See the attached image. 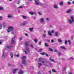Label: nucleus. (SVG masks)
I'll return each instance as SVG.
<instances>
[{"instance_id":"8fccbe9b","label":"nucleus","mask_w":74,"mask_h":74,"mask_svg":"<svg viewBox=\"0 0 74 74\" xmlns=\"http://www.w3.org/2000/svg\"><path fill=\"white\" fill-rule=\"evenodd\" d=\"M26 4L27 5H29V2H27L26 3Z\"/></svg>"},{"instance_id":"e433bc0d","label":"nucleus","mask_w":74,"mask_h":74,"mask_svg":"<svg viewBox=\"0 0 74 74\" xmlns=\"http://www.w3.org/2000/svg\"><path fill=\"white\" fill-rule=\"evenodd\" d=\"M19 74H22L23 73V71H20L18 72Z\"/></svg>"},{"instance_id":"bb28decb","label":"nucleus","mask_w":74,"mask_h":74,"mask_svg":"<svg viewBox=\"0 0 74 74\" xmlns=\"http://www.w3.org/2000/svg\"><path fill=\"white\" fill-rule=\"evenodd\" d=\"M52 71L54 73H55V72H56V70L55 69H52Z\"/></svg>"},{"instance_id":"864d4df0","label":"nucleus","mask_w":74,"mask_h":74,"mask_svg":"<svg viewBox=\"0 0 74 74\" xmlns=\"http://www.w3.org/2000/svg\"><path fill=\"white\" fill-rule=\"evenodd\" d=\"M70 59H72V60H74V58H73V57H71Z\"/></svg>"},{"instance_id":"20e7f679","label":"nucleus","mask_w":74,"mask_h":74,"mask_svg":"<svg viewBox=\"0 0 74 74\" xmlns=\"http://www.w3.org/2000/svg\"><path fill=\"white\" fill-rule=\"evenodd\" d=\"M25 52L26 55H27V53H29L30 50H29V47H25V49L24 50Z\"/></svg>"},{"instance_id":"49530a36","label":"nucleus","mask_w":74,"mask_h":74,"mask_svg":"<svg viewBox=\"0 0 74 74\" xmlns=\"http://www.w3.org/2000/svg\"><path fill=\"white\" fill-rule=\"evenodd\" d=\"M38 74H41V72H40V71H38Z\"/></svg>"},{"instance_id":"cd10ccee","label":"nucleus","mask_w":74,"mask_h":74,"mask_svg":"<svg viewBox=\"0 0 74 74\" xmlns=\"http://www.w3.org/2000/svg\"><path fill=\"white\" fill-rule=\"evenodd\" d=\"M35 3L36 5H38L39 3L37 1H35Z\"/></svg>"},{"instance_id":"0eeeda50","label":"nucleus","mask_w":74,"mask_h":74,"mask_svg":"<svg viewBox=\"0 0 74 74\" xmlns=\"http://www.w3.org/2000/svg\"><path fill=\"white\" fill-rule=\"evenodd\" d=\"M11 48H12V47L10 45L7 46L5 47V50H7V49H11Z\"/></svg>"},{"instance_id":"5701e85b","label":"nucleus","mask_w":74,"mask_h":74,"mask_svg":"<svg viewBox=\"0 0 74 74\" xmlns=\"http://www.w3.org/2000/svg\"><path fill=\"white\" fill-rule=\"evenodd\" d=\"M3 25L4 27H5V26H6V23L3 22Z\"/></svg>"},{"instance_id":"c9c22d12","label":"nucleus","mask_w":74,"mask_h":74,"mask_svg":"<svg viewBox=\"0 0 74 74\" xmlns=\"http://www.w3.org/2000/svg\"><path fill=\"white\" fill-rule=\"evenodd\" d=\"M49 49L50 51H51V52H52V51H53V50H52V49H51V48H49Z\"/></svg>"},{"instance_id":"4be33fe9","label":"nucleus","mask_w":74,"mask_h":74,"mask_svg":"<svg viewBox=\"0 0 74 74\" xmlns=\"http://www.w3.org/2000/svg\"><path fill=\"white\" fill-rule=\"evenodd\" d=\"M22 17H23V19H26L27 18V17L25 16L22 15Z\"/></svg>"},{"instance_id":"dca6fc26","label":"nucleus","mask_w":74,"mask_h":74,"mask_svg":"<svg viewBox=\"0 0 74 74\" xmlns=\"http://www.w3.org/2000/svg\"><path fill=\"white\" fill-rule=\"evenodd\" d=\"M53 7L54 8H55L56 9H57V8H58V6H57V5H54Z\"/></svg>"},{"instance_id":"7ed1b4c3","label":"nucleus","mask_w":74,"mask_h":74,"mask_svg":"<svg viewBox=\"0 0 74 74\" xmlns=\"http://www.w3.org/2000/svg\"><path fill=\"white\" fill-rule=\"evenodd\" d=\"M70 18L71 20L69 19L68 20V22L70 24H72L73 22H74V16H71Z\"/></svg>"},{"instance_id":"aec40b11","label":"nucleus","mask_w":74,"mask_h":74,"mask_svg":"<svg viewBox=\"0 0 74 74\" xmlns=\"http://www.w3.org/2000/svg\"><path fill=\"white\" fill-rule=\"evenodd\" d=\"M60 48L61 49H66V48L65 47L63 46H61Z\"/></svg>"},{"instance_id":"052dcab7","label":"nucleus","mask_w":74,"mask_h":74,"mask_svg":"<svg viewBox=\"0 0 74 74\" xmlns=\"http://www.w3.org/2000/svg\"><path fill=\"white\" fill-rule=\"evenodd\" d=\"M18 3H17L18 4H19V3H20V1H18Z\"/></svg>"},{"instance_id":"6e6552de","label":"nucleus","mask_w":74,"mask_h":74,"mask_svg":"<svg viewBox=\"0 0 74 74\" xmlns=\"http://www.w3.org/2000/svg\"><path fill=\"white\" fill-rule=\"evenodd\" d=\"M18 68H16L15 69H13V74H15V72L16 71H18Z\"/></svg>"},{"instance_id":"2f4dec72","label":"nucleus","mask_w":74,"mask_h":74,"mask_svg":"<svg viewBox=\"0 0 74 74\" xmlns=\"http://www.w3.org/2000/svg\"><path fill=\"white\" fill-rule=\"evenodd\" d=\"M33 30V28H29V30L31 31V32H32V31Z\"/></svg>"},{"instance_id":"f704fd0d","label":"nucleus","mask_w":74,"mask_h":74,"mask_svg":"<svg viewBox=\"0 0 74 74\" xmlns=\"http://www.w3.org/2000/svg\"><path fill=\"white\" fill-rule=\"evenodd\" d=\"M68 41L69 42V44H70V45H71V41H70V40H68Z\"/></svg>"},{"instance_id":"603ef678","label":"nucleus","mask_w":74,"mask_h":74,"mask_svg":"<svg viewBox=\"0 0 74 74\" xmlns=\"http://www.w3.org/2000/svg\"><path fill=\"white\" fill-rule=\"evenodd\" d=\"M46 21H49V18H46Z\"/></svg>"},{"instance_id":"39448f33","label":"nucleus","mask_w":74,"mask_h":74,"mask_svg":"<svg viewBox=\"0 0 74 74\" xmlns=\"http://www.w3.org/2000/svg\"><path fill=\"white\" fill-rule=\"evenodd\" d=\"M13 30H14L13 27L10 26L8 27L7 31L8 33H10L11 31H12Z\"/></svg>"},{"instance_id":"f03ea898","label":"nucleus","mask_w":74,"mask_h":74,"mask_svg":"<svg viewBox=\"0 0 74 74\" xmlns=\"http://www.w3.org/2000/svg\"><path fill=\"white\" fill-rule=\"evenodd\" d=\"M22 64H24L25 66H26L28 64L27 61H26V56H23L22 57Z\"/></svg>"},{"instance_id":"c85d7f7f","label":"nucleus","mask_w":74,"mask_h":74,"mask_svg":"<svg viewBox=\"0 0 74 74\" xmlns=\"http://www.w3.org/2000/svg\"><path fill=\"white\" fill-rule=\"evenodd\" d=\"M42 49H40L39 50H38V52H42Z\"/></svg>"},{"instance_id":"79ce46f5","label":"nucleus","mask_w":74,"mask_h":74,"mask_svg":"<svg viewBox=\"0 0 74 74\" xmlns=\"http://www.w3.org/2000/svg\"><path fill=\"white\" fill-rule=\"evenodd\" d=\"M51 42L52 43L54 42V40H53V39L51 40Z\"/></svg>"},{"instance_id":"4468645a","label":"nucleus","mask_w":74,"mask_h":74,"mask_svg":"<svg viewBox=\"0 0 74 74\" xmlns=\"http://www.w3.org/2000/svg\"><path fill=\"white\" fill-rule=\"evenodd\" d=\"M48 34L50 36H52V34L51 32L50 31H48Z\"/></svg>"},{"instance_id":"37998d69","label":"nucleus","mask_w":74,"mask_h":74,"mask_svg":"<svg viewBox=\"0 0 74 74\" xmlns=\"http://www.w3.org/2000/svg\"><path fill=\"white\" fill-rule=\"evenodd\" d=\"M54 30H52L51 33H53V32H54Z\"/></svg>"},{"instance_id":"9b49d317","label":"nucleus","mask_w":74,"mask_h":74,"mask_svg":"<svg viewBox=\"0 0 74 74\" xmlns=\"http://www.w3.org/2000/svg\"><path fill=\"white\" fill-rule=\"evenodd\" d=\"M10 54L11 58H13V57H14V54H13V53H12V52H11L10 53Z\"/></svg>"},{"instance_id":"a18cd8bd","label":"nucleus","mask_w":74,"mask_h":74,"mask_svg":"<svg viewBox=\"0 0 74 74\" xmlns=\"http://www.w3.org/2000/svg\"><path fill=\"white\" fill-rule=\"evenodd\" d=\"M20 66L21 67V68H22V67H23V65H22V64H20Z\"/></svg>"},{"instance_id":"de8ad7c7","label":"nucleus","mask_w":74,"mask_h":74,"mask_svg":"<svg viewBox=\"0 0 74 74\" xmlns=\"http://www.w3.org/2000/svg\"><path fill=\"white\" fill-rule=\"evenodd\" d=\"M22 8V6H19L18 7V8Z\"/></svg>"},{"instance_id":"b1692460","label":"nucleus","mask_w":74,"mask_h":74,"mask_svg":"<svg viewBox=\"0 0 74 74\" xmlns=\"http://www.w3.org/2000/svg\"><path fill=\"white\" fill-rule=\"evenodd\" d=\"M4 10V7L0 6V10Z\"/></svg>"},{"instance_id":"ea45409f","label":"nucleus","mask_w":74,"mask_h":74,"mask_svg":"<svg viewBox=\"0 0 74 74\" xmlns=\"http://www.w3.org/2000/svg\"><path fill=\"white\" fill-rule=\"evenodd\" d=\"M67 44V41L66 40H65V44Z\"/></svg>"},{"instance_id":"0e129e2a","label":"nucleus","mask_w":74,"mask_h":74,"mask_svg":"<svg viewBox=\"0 0 74 74\" xmlns=\"http://www.w3.org/2000/svg\"><path fill=\"white\" fill-rule=\"evenodd\" d=\"M47 41H48V42H50V40H47Z\"/></svg>"},{"instance_id":"6ab92c4d","label":"nucleus","mask_w":74,"mask_h":74,"mask_svg":"<svg viewBox=\"0 0 74 74\" xmlns=\"http://www.w3.org/2000/svg\"><path fill=\"white\" fill-rule=\"evenodd\" d=\"M49 59L50 61H51V62H55V60L53 59H51V57L49 58Z\"/></svg>"},{"instance_id":"72a5a7b5","label":"nucleus","mask_w":74,"mask_h":74,"mask_svg":"<svg viewBox=\"0 0 74 74\" xmlns=\"http://www.w3.org/2000/svg\"><path fill=\"white\" fill-rule=\"evenodd\" d=\"M47 36V35H46V34H43V36L44 37H46V36Z\"/></svg>"},{"instance_id":"4d7b16f0","label":"nucleus","mask_w":74,"mask_h":74,"mask_svg":"<svg viewBox=\"0 0 74 74\" xmlns=\"http://www.w3.org/2000/svg\"><path fill=\"white\" fill-rule=\"evenodd\" d=\"M38 13L39 15H41V13L38 12Z\"/></svg>"},{"instance_id":"774afa93","label":"nucleus","mask_w":74,"mask_h":74,"mask_svg":"<svg viewBox=\"0 0 74 74\" xmlns=\"http://www.w3.org/2000/svg\"><path fill=\"white\" fill-rule=\"evenodd\" d=\"M1 43H2L1 41V40H0V44H1Z\"/></svg>"},{"instance_id":"ddd939ff","label":"nucleus","mask_w":74,"mask_h":74,"mask_svg":"<svg viewBox=\"0 0 74 74\" xmlns=\"http://www.w3.org/2000/svg\"><path fill=\"white\" fill-rule=\"evenodd\" d=\"M38 69H40V67H41V66H42V64L40 63H38Z\"/></svg>"},{"instance_id":"69168bd1","label":"nucleus","mask_w":74,"mask_h":74,"mask_svg":"<svg viewBox=\"0 0 74 74\" xmlns=\"http://www.w3.org/2000/svg\"><path fill=\"white\" fill-rule=\"evenodd\" d=\"M25 35L26 36H28V34H25Z\"/></svg>"},{"instance_id":"4c0bfd02","label":"nucleus","mask_w":74,"mask_h":74,"mask_svg":"<svg viewBox=\"0 0 74 74\" xmlns=\"http://www.w3.org/2000/svg\"><path fill=\"white\" fill-rule=\"evenodd\" d=\"M58 42H62V40H61V39H58Z\"/></svg>"},{"instance_id":"412c9836","label":"nucleus","mask_w":74,"mask_h":74,"mask_svg":"<svg viewBox=\"0 0 74 74\" xmlns=\"http://www.w3.org/2000/svg\"><path fill=\"white\" fill-rule=\"evenodd\" d=\"M61 54H62V52H58V55L59 56H60L61 55Z\"/></svg>"},{"instance_id":"a211bd4d","label":"nucleus","mask_w":74,"mask_h":74,"mask_svg":"<svg viewBox=\"0 0 74 74\" xmlns=\"http://www.w3.org/2000/svg\"><path fill=\"white\" fill-rule=\"evenodd\" d=\"M71 12V9H69L66 11V13H70Z\"/></svg>"},{"instance_id":"473e14b6","label":"nucleus","mask_w":74,"mask_h":74,"mask_svg":"<svg viewBox=\"0 0 74 74\" xmlns=\"http://www.w3.org/2000/svg\"><path fill=\"white\" fill-rule=\"evenodd\" d=\"M58 32H56L55 33V36H58Z\"/></svg>"},{"instance_id":"423d86ee","label":"nucleus","mask_w":74,"mask_h":74,"mask_svg":"<svg viewBox=\"0 0 74 74\" xmlns=\"http://www.w3.org/2000/svg\"><path fill=\"white\" fill-rule=\"evenodd\" d=\"M7 53H5L4 51L2 54V55L1 57V58L2 59H5V57L7 55Z\"/></svg>"},{"instance_id":"bf43d9fd","label":"nucleus","mask_w":74,"mask_h":74,"mask_svg":"<svg viewBox=\"0 0 74 74\" xmlns=\"http://www.w3.org/2000/svg\"><path fill=\"white\" fill-rule=\"evenodd\" d=\"M2 19V17L0 16V21H1Z\"/></svg>"},{"instance_id":"5fc2aeb1","label":"nucleus","mask_w":74,"mask_h":74,"mask_svg":"<svg viewBox=\"0 0 74 74\" xmlns=\"http://www.w3.org/2000/svg\"><path fill=\"white\" fill-rule=\"evenodd\" d=\"M38 4H40V5H42V4L41 3H39Z\"/></svg>"},{"instance_id":"f8f14e48","label":"nucleus","mask_w":74,"mask_h":74,"mask_svg":"<svg viewBox=\"0 0 74 74\" xmlns=\"http://www.w3.org/2000/svg\"><path fill=\"white\" fill-rule=\"evenodd\" d=\"M40 23H44V18H41L40 19Z\"/></svg>"},{"instance_id":"f3484780","label":"nucleus","mask_w":74,"mask_h":74,"mask_svg":"<svg viewBox=\"0 0 74 74\" xmlns=\"http://www.w3.org/2000/svg\"><path fill=\"white\" fill-rule=\"evenodd\" d=\"M25 44L26 46H29V43L28 42H25Z\"/></svg>"},{"instance_id":"2eb2a0df","label":"nucleus","mask_w":74,"mask_h":74,"mask_svg":"<svg viewBox=\"0 0 74 74\" xmlns=\"http://www.w3.org/2000/svg\"><path fill=\"white\" fill-rule=\"evenodd\" d=\"M12 17V15L11 14H9L8 15V18H10Z\"/></svg>"},{"instance_id":"9d476101","label":"nucleus","mask_w":74,"mask_h":74,"mask_svg":"<svg viewBox=\"0 0 74 74\" xmlns=\"http://www.w3.org/2000/svg\"><path fill=\"white\" fill-rule=\"evenodd\" d=\"M27 24V22H24L22 23H21L20 24V26H25L26 24Z\"/></svg>"},{"instance_id":"3c124183","label":"nucleus","mask_w":74,"mask_h":74,"mask_svg":"<svg viewBox=\"0 0 74 74\" xmlns=\"http://www.w3.org/2000/svg\"><path fill=\"white\" fill-rule=\"evenodd\" d=\"M16 57H17L18 58H19V54H18L16 56Z\"/></svg>"},{"instance_id":"1a4fd4ad","label":"nucleus","mask_w":74,"mask_h":74,"mask_svg":"<svg viewBox=\"0 0 74 74\" xmlns=\"http://www.w3.org/2000/svg\"><path fill=\"white\" fill-rule=\"evenodd\" d=\"M16 37L15 36H14V38L12 39V40L11 42L12 44H14V41H15V38Z\"/></svg>"},{"instance_id":"09e8293b","label":"nucleus","mask_w":74,"mask_h":74,"mask_svg":"<svg viewBox=\"0 0 74 74\" xmlns=\"http://www.w3.org/2000/svg\"><path fill=\"white\" fill-rule=\"evenodd\" d=\"M68 4H69V5H70V4H71V3H70V1L68 2Z\"/></svg>"},{"instance_id":"13d9d810","label":"nucleus","mask_w":74,"mask_h":74,"mask_svg":"<svg viewBox=\"0 0 74 74\" xmlns=\"http://www.w3.org/2000/svg\"><path fill=\"white\" fill-rule=\"evenodd\" d=\"M54 52H58V50H57L56 49H55L54 50Z\"/></svg>"},{"instance_id":"c03bdc74","label":"nucleus","mask_w":74,"mask_h":74,"mask_svg":"<svg viewBox=\"0 0 74 74\" xmlns=\"http://www.w3.org/2000/svg\"><path fill=\"white\" fill-rule=\"evenodd\" d=\"M30 46L31 47V48H33L34 47V46H33V45H30Z\"/></svg>"},{"instance_id":"58836bf2","label":"nucleus","mask_w":74,"mask_h":74,"mask_svg":"<svg viewBox=\"0 0 74 74\" xmlns=\"http://www.w3.org/2000/svg\"><path fill=\"white\" fill-rule=\"evenodd\" d=\"M45 52H43V53H40L41 55H44V54H45Z\"/></svg>"},{"instance_id":"680f3d73","label":"nucleus","mask_w":74,"mask_h":74,"mask_svg":"<svg viewBox=\"0 0 74 74\" xmlns=\"http://www.w3.org/2000/svg\"><path fill=\"white\" fill-rule=\"evenodd\" d=\"M8 65L9 66H11V64H9Z\"/></svg>"},{"instance_id":"a19ab883","label":"nucleus","mask_w":74,"mask_h":74,"mask_svg":"<svg viewBox=\"0 0 74 74\" xmlns=\"http://www.w3.org/2000/svg\"><path fill=\"white\" fill-rule=\"evenodd\" d=\"M2 28V25L0 24V29H1Z\"/></svg>"},{"instance_id":"393cba45","label":"nucleus","mask_w":74,"mask_h":74,"mask_svg":"<svg viewBox=\"0 0 74 74\" xmlns=\"http://www.w3.org/2000/svg\"><path fill=\"white\" fill-rule=\"evenodd\" d=\"M34 41L35 42L37 43V41H38V40L37 39H35L34 40Z\"/></svg>"},{"instance_id":"6e6d98bb","label":"nucleus","mask_w":74,"mask_h":74,"mask_svg":"<svg viewBox=\"0 0 74 74\" xmlns=\"http://www.w3.org/2000/svg\"><path fill=\"white\" fill-rule=\"evenodd\" d=\"M41 44V42H40L39 43V45H40Z\"/></svg>"},{"instance_id":"7c9ffc66","label":"nucleus","mask_w":74,"mask_h":74,"mask_svg":"<svg viewBox=\"0 0 74 74\" xmlns=\"http://www.w3.org/2000/svg\"><path fill=\"white\" fill-rule=\"evenodd\" d=\"M29 14H31V15H33L34 14V13H33V12H29Z\"/></svg>"},{"instance_id":"c756f323","label":"nucleus","mask_w":74,"mask_h":74,"mask_svg":"<svg viewBox=\"0 0 74 74\" xmlns=\"http://www.w3.org/2000/svg\"><path fill=\"white\" fill-rule=\"evenodd\" d=\"M45 45L46 47H49V45L48 44H47V43H45Z\"/></svg>"},{"instance_id":"a878e982","label":"nucleus","mask_w":74,"mask_h":74,"mask_svg":"<svg viewBox=\"0 0 74 74\" xmlns=\"http://www.w3.org/2000/svg\"><path fill=\"white\" fill-rule=\"evenodd\" d=\"M60 5L62 6L63 5V2H61L60 3Z\"/></svg>"},{"instance_id":"e2e57ef3","label":"nucleus","mask_w":74,"mask_h":74,"mask_svg":"<svg viewBox=\"0 0 74 74\" xmlns=\"http://www.w3.org/2000/svg\"><path fill=\"white\" fill-rule=\"evenodd\" d=\"M63 70H64V71H65V70H66V68H65V67L64 68V69H63Z\"/></svg>"},{"instance_id":"f257e3e1","label":"nucleus","mask_w":74,"mask_h":74,"mask_svg":"<svg viewBox=\"0 0 74 74\" xmlns=\"http://www.w3.org/2000/svg\"><path fill=\"white\" fill-rule=\"evenodd\" d=\"M39 62H41V63H43L44 65L46 66L47 67H48L49 65H50V67H52V66H53V64L52 63L49 61H45L44 59L41 58H39Z\"/></svg>"},{"instance_id":"338daca9","label":"nucleus","mask_w":74,"mask_h":74,"mask_svg":"<svg viewBox=\"0 0 74 74\" xmlns=\"http://www.w3.org/2000/svg\"><path fill=\"white\" fill-rule=\"evenodd\" d=\"M49 73H50V74H51V71H49Z\"/></svg>"}]
</instances>
